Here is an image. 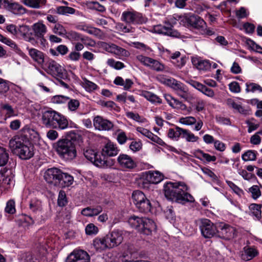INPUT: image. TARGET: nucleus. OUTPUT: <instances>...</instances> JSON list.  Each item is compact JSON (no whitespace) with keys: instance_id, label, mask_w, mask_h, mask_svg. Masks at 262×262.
Returning a JSON list of instances; mask_svg holds the SVG:
<instances>
[{"instance_id":"1","label":"nucleus","mask_w":262,"mask_h":262,"mask_svg":"<svg viewBox=\"0 0 262 262\" xmlns=\"http://www.w3.org/2000/svg\"><path fill=\"white\" fill-rule=\"evenodd\" d=\"M188 186L184 182H167L164 185L165 197L169 200L185 204L194 201V198L187 192Z\"/></svg>"},{"instance_id":"2","label":"nucleus","mask_w":262,"mask_h":262,"mask_svg":"<svg viewBox=\"0 0 262 262\" xmlns=\"http://www.w3.org/2000/svg\"><path fill=\"white\" fill-rule=\"evenodd\" d=\"M54 148L60 158L71 161L77 156L74 141L68 138L60 139L54 144Z\"/></svg>"},{"instance_id":"3","label":"nucleus","mask_w":262,"mask_h":262,"mask_svg":"<svg viewBox=\"0 0 262 262\" xmlns=\"http://www.w3.org/2000/svg\"><path fill=\"white\" fill-rule=\"evenodd\" d=\"M39 139V134L34 129L31 128L29 125H25L21 130L20 134L13 137L11 139V145H20L24 142L29 143V140H37Z\"/></svg>"},{"instance_id":"4","label":"nucleus","mask_w":262,"mask_h":262,"mask_svg":"<svg viewBox=\"0 0 262 262\" xmlns=\"http://www.w3.org/2000/svg\"><path fill=\"white\" fill-rule=\"evenodd\" d=\"M132 198L134 204L140 212L146 213L150 211L152 207L151 203L142 191H134Z\"/></svg>"},{"instance_id":"5","label":"nucleus","mask_w":262,"mask_h":262,"mask_svg":"<svg viewBox=\"0 0 262 262\" xmlns=\"http://www.w3.org/2000/svg\"><path fill=\"white\" fill-rule=\"evenodd\" d=\"M11 139L9 141V147L15 154H17L20 158L23 160H28L34 156V146L30 143L24 142L20 145H17L14 147L11 145Z\"/></svg>"},{"instance_id":"6","label":"nucleus","mask_w":262,"mask_h":262,"mask_svg":"<svg viewBox=\"0 0 262 262\" xmlns=\"http://www.w3.org/2000/svg\"><path fill=\"white\" fill-rule=\"evenodd\" d=\"M198 225L202 235L206 238L216 237L217 229L216 226L207 219H201L198 220Z\"/></svg>"},{"instance_id":"7","label":"nucleus","mask_w":262,"mask_h":262,"mask_svg":"<svg viewBox=\"0 0 262 262\" xmlns=\"http://www.w3.org/2000/svg\"><path fill=\"white\" fill-rule=\"evenodd\" d=\"M168 136L170 138L178 140L180 137L185 138L188 142H195L198 137L186 129H183L178 126L175 128H170L168 130Z\"/></svg>"},{"instance_id":"8","label":"nucleus","mask_w":262,"mask_h":262,"mask_svg":"<svg viewBox=\"0 0 262 262\" xmlns=\"http://www.w3.org/2000/svg\"><path fill=\"white\" fill-rule=\"evenodd\" d=\"M164 82L180 97L185 99L187 98L188 90L183 83L173 78L166 79Z\"/></svg>"},{"instance_id":"9","label":"nucleus","mask_w":262,"mask_h":262,"mask_svg":"<svg viewBox=\"0 0 262 262\" xmlns=\"http://www.w3.org/2000/svg\"><path fill=\"white\" fill-rule=\"evenodd\" d=\"M164 25H159L154 28L155 32L172 37L179 38L181 34L173 29V26L168 21H165Z\"/></svg>"},{"instance_id":"10","label":"nucleus","mask_w":262,"mask_h":262,"mask_svg":"<svg viewBox=\"0 0 262 262\" xmlns=\"http://www.w3.org/2000/svg\"><path fill=\"white\" fill-rule=\"evenodd\" d=\"M105 238V242L108 249L117 247L123 241V231L119 230H114L110 234L106 235Z\"/></svg>"},{"instance_id":"11","label":"nucleus","mask_w":262,"mask_h":262,"mask_svg":"<svg viewBox=\"0 0 262 262\" xmlns=\"http://www.w3.org/2000/svg\"><path fill=\"white\" fill-rule=\"evenodd\" d=\"M118 151L119 150L113 143L109 142L105 145L102 148L100 155L102 159H104L105 161H107L105 167L111 166L114 165L113 160L109 159L108 157L116 156L118 154Z\"/></svg>"},{"instance_id":"12","label":"nucleus","mask_w":262,"mask_h":262,"mask_svg":"<svg viewBox=\"0 0 262 262\" xmlns=\"http://www.w3.org/2000/svg\"><path fill=\"white\" fill-rule=\"evenodd\" d=\"M121 19L127 24H140L144 21L142 14L135 11L123 12Z\"/></svg>"},{"instance_id":"13","label":"nucleus","mask_w":262,"mask_h":262,"mask_svg":"<svg viewBox=\"0 0 262 262\" xmlns=\"http://www.w3.org/2000/svg\"><path fill=\"white\" fill-rule=\"evenodd\" d=\"M61 171V169L55 167L49 168L44 173V178L48 183L58 187L60 183L59 178Z\"/></svg>"},{"instance_id":"14","label":"nucleus","mask_w":262,"mask_h":262,"mask_svg":"<svg viewBox=\"0 0 262 262\" xmlns=\"http://www.w3.org/2000/svg\"><path fill=\"white\" fill-rule=\"evenodd\" d=\"M84 157L96 166L104 167L107 162L104 159H102L100 155H98L93 149H86L84 150Z\"/></svg>"},{"instance_id":"15","label":"nucleus","mask_w":262,"mask_h":262,"mask_svg":"<svg viewBox=\"0 0 262 262\" xmlns=\"http://www.w3.org/2000/svg\"><path fill=\"white\" fill-rule=\"evenodd\" d=\"M236 235V229L227 224L220 225L216 237L226 240H229L234 238Z\"/></svg>"},{"instance_id":"16","label":"nucleus","mask_w":262,"mask_h":262,"mask_svg":"<svg viewBox=\"0 0 262 262\" xmlns=\"http://www.w3.org/2000/svg\"><path fill=\"white\" fill-rule=\"evenodd\" d=\"M88 253L82 250H74L67 258L66 262H90Z\"/></svg>"},{"instance_id":"17","label":"nucleus","mask_w":262,"mask_h":262,"mask_svg":"<svg viewBox=\"0 0 262 262\" xmlns=\"http://www.w3.org/2000/svg\"><path fill=\"white\" fill-rule=\"evenodd\" d=\"M47 72L54 77L63 78L65 76L64 69L57 62L53 60H50L47 63Z\"/></svg>"},{"instance_id":"18","label":"nucleus","mask_w":262,"mask_h":262,"mask_svg":"<svg viewBox=\"0 0 262 262\" xmlns=\"http://www.w3.org/2000/svg\"><path fill=\"white\" fill-rule=\"evenodd\" d=\"M186 20L188 25L199 30L201 34L205 33L206 23L200 16L194 14L190 15Z\"/></svg>"},{"instance_id":"19","label":"nucleus","mask_w":262,"mask_h":262,"mask_svg":"<svg viewBox=\"0 0 262 262\" xmlns=\"http://www.w3.org/2000/svg\"><path fill=\"white\" fill-rule=\"evenodd\" d=\"M101 47L106 51L113 53L117 55H120L127 57L129 53L125 49L122 48L114 43H110L105 42H102L101 43Z\"/></svg>"},{"instance_id":"20","label":"nucleus","mask_w":262,"mask_h":262,"mask_svg":"<svg viewBox=\"0 0 262 262\" xmlns=\"http://www.w3.org/2000/svg\"><path fill=\"white\" fill-rule=\"evenodd\" d=\"M58 112L53 110L44 112L41 116V122L46 127L53 128Z\"/></svg>"},{"instance_id":"21","label":"nucleus","mask_w":262,"mask_h":262,"mask_svg":"<svg viewBox=\"0 0 262 262\" xmlns=\"http://www.w3.org/2000/svg\"><path fill=\"white\" fill-rule=\"evenodd\" d=\"M258 254L257 249L252 246H245L243 250L239 252V256L241 259L244 261H248L252 259Z\"/></svg>"},{"instance_id":"22","label":"nucleus","mask_w":262,"mask_h":262,"mask_svg":"<svg viewBox=\"0 0 262 262\" xmlns=\"http://www.w3.org/2000/svg\"><path fill=\"white\" fill-rule=\"evenodd\" d=\"M95 127L99 130H109L113 127V124L110 121L100 116L95 117L93 120Z\"/></svg>"},{"instance_id":"23","label":"nucleus","mask_w":262,"mask_h":262,"mask_svg":"<svg viewBox=\"0 0 262 262\" xmlns=\"http://www.w3.org/2000/svg\"><path fill=\"white\" fill-rule=\"evenodd\" d=\"M117 161L119 165L123 168L133 169L137 166L132 158L126 154H120L117 158Z\"/></svg>"},{"instance_id":"24","label":"nucleus","mask_w":262,"mask_h":262,"mask_svg":"<svg viewBox=\"0 0 262 262\" xmlns=\"http://www.w3.org/2000/svg\"><path fill=\"white\" fill-rule=\"evenodd\" d=\"M156 229V225L155 222L148 218H144L140 232L145 235H149Z\"/></svg>"},{"instance_id":"25","label":"nucleus","mask_w":262,"mask_h":262,"mask_svg":"<svg viewBox=\"0 0 262 262\" xmlns=\"http://www.w3.org/2000/svg\"><path fill=\"white\" fill-rule=\"evenodd\" d=\"M60 183L58 187L60 188H64L71 186L74 182V178L70 174L63 172L61 171V174L59 178Z\"/></svg>"},{"instance_id":"26","label":"nucleus","mask_w":262,"mask_h":262,"mask_svg":"<svg viewBox=\"0 0 262 262\" xmlns=\"http://www.w3.org/2000/svg\"><path fill=\"white\" fill-rule=\"evenodd\" d=\"M69 127V122L67 118L58 113L53 128L65 129Z\"/></svg>"},{"instance_id":"27","label":"nucleus","mask_w":262,"mask_h":262,"mask_svg":"<svg viewBox=\"0 0 262 262\" xmlns=\"http://www.w3.org/2000/svg\"><path fill=\"white\" fill-rule=\"evenodd\" d=\"M4 8L15 14H24L26 12L25 8L17 3L10 2L7 5H4Z\"/></svg>"},{"instance_id":"28","label":"nucleus","mask_w":262,"mask_h":262,"mask_svg":"<svg viewBox=\"0 0 262 262\" xmlns=\"http://www.w3.org/2000/svg\"><path fill=\"white\" fill-rule=\"evenodd\" d=\"M163 179V176L159 171H148L145 177V179L150 183L157 184Z\"/></svg>"},{"instance_id":"29","label":"nucleus","mask_w":262,"mask_h":262,"mask_svg":"<svg viewBox=\"0 0 262 262\" xmlns=\"http://www.w3.org/2000/svg\"><path fill=\"white\" fill-rule=\"evenodd\" d=\"M102 211V208L101 206H97L95 207H88L83 209L81 214L86 216H93L97 215Z\"/></svg>"},{"instance_id":"30","label":"nucleus","mask_w":262,"mask_h":262,"mask_svg":"<svg viewBox=\"0 0 262 262\" xmlns=\"http://www.w3.org/2000/svg\"><path fill=\"white\" fill-rule=\"evenodd\" d=\"M192 62L193 65L200 70H208L211 66L209 61L201 60L198 58H192Z\"/></svg>"},{"instance_id":"31","label":"nucleus","mask_w":262,"mask_h":262,"mask_svg":"<svg viewBox=\"0 0 262 262\" xmlns=\"http://www.w3.org/2000/svg\"><path fill=\"white\" fill-rule=\"evenodd\" d=\"M30 56L38 63H42L44 62V55L42 52L35 49L27 48Z\"/></svg>"},{"instance_id":"32","label":"nucleus","mask_w":262,"mask_h":262,"mask_svg":"<svg viewBox=\"0 0 262 262\" xmlns=\"http://www.w3.org/2000/svg\"><path fill=\"white\" fill-rule=\"evenodd\" d=\"M144 219V218L143 217L132 216L128 219V223L132 227L135 228L140 232V228L143 223Z\"/></svg>"},{"instance_id":"33","label":"nucleus","mask_w":262,"mask_h":262,"mask_svg":"<svg viewBox=\"0 0 262 262\" xmlns=\"http://www.w3.org/2000/svg\"><path fill=\"white\" fill-rule=\"evenodd\" d=\"M227 104L229 107H231L236 110L241 114L245 115H247L250 114V110L245 109L241 104L236 103L231 99H228L227 100Z\"/></svg>"},{"instance_id":"34","label":"nucleus","mask_w":262,"mask_h":262,"mask_svg":"<svg viewBox=\"0 0 262 262\" xmlns=\"http://www.w3.org/2000/svg\"><path fill=\"white\" fill-rule=\"evenodd\" d=\"M0 111L5 114V120L7 118L16 116L15 111L12 107L8 103L1 104L0 105Z\"/></svg>"},{"instance_id":"35","label":"nucleus","mask_w":262,"mask_h":262,"mask_svg":"<svg viewBox=\"0 0 262 262\" xmlns=\"http://www.w3.org/2000/svg\"><path fill=\"white\" fill-rule=\"evenodd\" d=\"M33 29L35 36L43 37L47 31L46 26L42 23H36L33 26Z\"/></svg>"},{"instance_id":"36","label":"nucleus","mask_w":262,"mask_h":262,"mask_svg":"<svg viewBox=\"0 0 262 262\" xmlns=\"http://www.w3.org/2000/svg\"><path fill=\"white\" fill-rule=\"evenodd\" d=\"M8 151L3 147L0 146V166H5L9 160Z\"/></svg>"},{"instance_id":"37","label":"nucleus","mask_w":262,"mask_h":262,"mask_svg":"<svg viewBox=\"0 0 262 262\" xmlns=\"http://www.w3.org/2000/svg\"><path fill=\"white\" fill-rule=\"evenodd\" d=\"M196 157L201 160H206L208 162H214L216 160L214 156H211L208 154L204 152L202 150L199 149L196 151Z\"/></svg>"},{"instance_id":"38","label":"nucleus","mask_w":262,"mask_h":262,"mask_svg":"<svg viewBox=\"0 0 262 262\" xmlns=\"http://www.w3.org/2000/svg\"><path fill=\"white\" fill-rule=\"evenodd\" d=\"M30 209L35 213H40L42 211L41 202L38 200H32L30 201Z\"/></svg>"},{"instance_id":"39","label":"nucleus","mask_w":262,"mask_h":262,"mask_svg":"<svg viewBox=\"0 0 262 262\" xmlns=\"http://www.w3.org/2000/svg\"><path fill=\"white\" fill-rule=\"evenodd\" d=\"M46 3V0H24L25 5L36 9L39 8Z\"/></svg>"},{"instance_id":"40","label":"nucleus","mask_w":262,"mask_h":262,"mask_svg":"<svg viewBox=\"0 0 262 262\" xmlns=\"http://www.w3.org/2000/svg\"><path fill=\"white\" fill-rule=\"evenodd\" d=\"M261 205L260 204H251L249 206V209L251 211L252 213L258 220H259L261 217Z\"/></svg>"},{"instance_id":"41","label":"nucleus","mask_w":262,"mask_h":262,"mask_svg":"<svg viewBox=\"0 0 262 262\" xmlns=\"http://www.w3.org/2000/svg\"><path fill=\"white\" fill-rule=\"evenodd\" d=\"M86 5L90 9H94L101 12L105 11V7L96 1L87 2Z\"/></svg>"},{"instance_id":"42","label":"nucleus","mask_w":262,"mask_h":262,"mask_svg":"<svg viewBox=\"0 0 262 262\" xmlns=\"http://www.w3.org/2000/svg\"><path fill=\"white\" fill-rule=\"evenodd\" d=\"M257 154L256 151L248 150L242 155V160L244 161H255L256 159Z\"/></svg>"},{"instance_id":"43","label":"nucleus","mask_w":262,"mask_h":262,"mask_svg":"<svg viewBox=\"0 0 262 262\" xmlns=\"http://www.w3.org/2000/svg\"><path fill=\"white\" fill-rule=\"evenodd\" d=\"M105 239V236L102 238H96L93 241V246L97 250L108 248Z\"/></svg>"},{"instance_id":"44","label":"nucleus","mask_w":262,"mask_h":262,"mask_svg":"<svg viewBox=\"0 0 262 262\" xmlns=\"http://www.w3.org/2000/svg\"><path fill=\"white\" fill-rule=\"evenodd\" d=\"M56 12L58 14L62 15L73 14L75 13V9L67 6H59L56 8Z\"/></svg>"},{"instance_id":"45","label":"nucleus","mask_w":262,"mask_h":262,"mask_svg":"<svg viewBox=\"0 0 262 262\" xmlns=\"http://www.w3.org/2000/svg\"><path fill=\"white\" fill-rule=\"evenodd\" d=\"M151 69L155 70L156 71H162L164 69V66L161 63L158 61L152 58H150V60L149 61V66H148Z\"/></svg>"},{"instance_id":"46","label":"nucleus","mask_w":262,"mask_h":262,"mask_svg":"<svg viewBox=\"0 0 262 262\" xmlns=\"http://www.w3.org/2000/svg\"><path fill=\"white\" fill-rule=\"evenodd\" d=\"M67 105L70 111L76 112L79 107L80 102L77 99H71L69 97V99L67 101Z\"/></svg>"},{"instance_id":"47","label":"nucleus","mask_w":262,"mask_h":262,"mask_svg":"<svg viewBox=\"0 0 262 262\" xmlns=\"http://www.w3.org/2000/svg\"><path fill=\"white\" fill-rule=\"evenodd\" d=\"M144 96L147 100L152 103H162L161 99L158 96L151 92H145L144 93Z\"/></svg>"},{"instance_id":"48","label":"nucleus","mask_w":262,"mask_h":262,"mask_svg":"<svg viewBox=\"0 0 262 262\" xmlns=\"http://www.w3.org/2000/svg\"><path fill=\"white\" fill-rule=\"evenodd\" d=\"M69 97L63 95H56L53 96L51 101L53 103L56 104H63L67 103L69 100Z\"/></svg>"},{"instance_id":"49","label":"nucleus","mask_w":262,"mask_h":262,"mask_svg":"<svg viewBox=\"0 0 262 262\" xmlns=\"http://www.w3.org/2000/svg\"><path fill=\"white\" fill-rule=\"evenodd\" d=\"M18 32L24 37V39L30 35H32L31 29L27 25L20 26L19 29L17 30V33Z\"/></svg>"},{"instance_id":"50","label":"nucleus","mask_w":262,"mask_h":262,"mask_svg":"<svg viewBox=\"0 0 262 262\" xmlns=\"http://www.w3.org/2000/svg\"><path fill=\"white\" fill-rule=\"evenodd\" d=\"M65 36L71 41H79L81 37V35L79 33L73 31L67 32Z\"/></svg>"},{"instance_id":"51","label":"nucleus","mask_w":262,"mask_h":262,"mask_svg":"<svg viewBox=\"0 0 262 262\" xmlns=\"http://www.w3.org/2000/svg\"><path fill=\"white\" fill-rule=\"evenodd\" d=\"M57 203L60 207L65 206L68 203L66 193L63 190H60L59 192Z\"/></svg>"},{"instance_id":"52","label":"nucleus","mask_w":262,"mask_h":262,"mask_svg":"<svg viewBox=\"0 0 262 262\" xmlns=\"http://www.w3.org/2000/svg\"><path fill=\"white\" fill-rule=\"evenodd\" d=\"M107 63L108 66L116 70H120L125 67L124 63L122 62L116 61L113 59H108Z\"/></svg>"},{"instance_id":"53","label":"nucleus","mask_w":262,"mask_h":262,"mask_svg":"<svg viewBox=\"0 0 262 262\" xmlns=\"http://www.w3.org/2000/svg\"><path fill=\"white\" fill-rule=\"evenodd\" d=\"M5 210L9 214H14L15 212V204L13 200H10L7 202Z\"/></svg>"},{"instance_id":"54","label":"nucleus","mask_w":262,"mask_h":262,"mask_svg":"<svg viewBox=\"0 0 262 262\" xmlns=\"http://www.w3.org/2000/svg\"><path fill=\"white\" fill-rule=\"evenodd\" d=\"M246 91L247 92H254L256 91H262V88L258 84L255 83H251L248 84L247 83Z\"/></svg>"},{"instance_id":"55","label":"nucleus","mask_w":262,"mask_h":262,"mask_svg":"<svg viewBox=\"0 0 262 262\" xmlns=\"http://www.w3.org/2000/svg\"><path fill=\"white\" fill-rule=\"evenodd\" d=\"M53 32L60 36H65L67 32L64 27L60 24H55Z\"/></svg>"},{"instance_id":"56","label":"nucleus","mask_w":262,"mask_h":262,"mask_svg":"<svg viewBox=\"0 0 262 262\" xmlns=\"http://www.w3.org/2000/svg\"><path fill=\"white\" fill-rule=\"evenodd\" d=\"M85 230L86 234L92 235L96 234L98 231V229L93 224H89L86 226Z\"/></svg>"},{"instance_id":"57","label":"nucleus","mask_w":262,"mask_h":262,"mask_svg":"<svg viewBox=\"0 0 262 262\" xmlns=\"http://www.w3.org/2000/svg\"><path fill=\"white\" fill-rule=\"evenodd\" d=\"M249 191L252 193V196L254 199H257L261 194L260 191L257 185H254L249 189Z\"/></svg>"},{"instance_id":"58","label":"nucleus","mask_w":262,"mask_h":262,"mask_svg":"<svg viewBox=\"0 0 262 262\" xmlns=\"http://www.w3.org/2000/svg\"><path fill=\"white\" fill-rule=\"evenodd\" d=\"M180 122L183 124L192 125L196 122V119L193 117H186L180 118Z\"/></svg>"},{"instance_id":"59","label":"nucleus","mask_w":262,"mask_h":262,"mask_svg":"<svg viewBox=\"0 0 262 262\" xmlns=\"http://www.w3.org/2000/svg\"><path fill=\"white\" fill-rule=\"evenodd\" d=\"M142 144L140 141H133L129 146V148L134 152L140 150L142 148Z\"/></svg>"},{"instance_id":"60","label":"nucleus","mask_w":262,"mask_h":262,"mask_svg":"<svg viewBox=\"0 0 262 262\" xmlns=\"http://www.w3.org/2000/svg\"><path fill=\"white\" fill-rule=\"evenodd\" d=\"M227 184L233 190V191L238 195H241V194H243V191L233 182L231 181H228Z\"/></svg>"},{"instance_id":"61","label":"nucleus","mask_w":262,"mask_h":262,"mask_svg":"<svg viewBox=\"0 0 262 262\" xmlns=\"http://www.w3.org/2000/svg\"><path fill=\"white\" fill-rule=\"evenodd\" d=\"M230 90L233 93H239L241 91L239 85L237 82L233 81L229 84Z\"/></svg>"},{"instance_id":"62","label":"nucleus","mask_w":262,"mask_h":262,"mask_svg":"<svg viewBox=\"0 0 262 262\" xmlns=\"http://www.w3.org/2000/svg\"><path fill=\"white\" fill-rule=\"evenodd\" d=\"M85 88L88 91H94L97 89V85L92 81L85 80L84 81Z\"/></svg>"},{"instance_id":"63","label":"nucleus","mask_w":262,"mask_h":262,"mask_svg":"<svg viewBox=\"0 0 262 262\" xmlns=\"http://www.w3.org/2000/svg\"><path fill=\"white\" fill-rule=\"evenodd\" d=\"M47 137L50 140H55L58 137V133L54 129H50L47 133Z\"/></svg>"},{"instance_id":"64","label":"nucleus","mask_w":262,"mask_h":262,"mask_svg":"<svg viewBox=\"0 0 262 262\" xmlns=\"http://www.w3.org/2000/svg\"><path fill=\"white\" fill-rule=\"evenodd\" d=\"M248 41V43L253 50H255L257 52L262 54V48L260 46L255 43V42L251 39H249Z\"/></svg>"}]
</instances>
